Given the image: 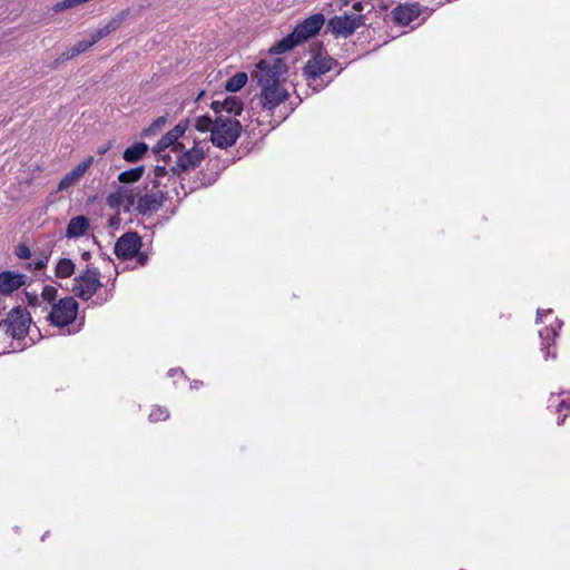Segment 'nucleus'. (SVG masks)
<instances>
[{
  "label": "nucleus",
  "instance_id": "23",
  "mask_svg": "<svg viewBox=\"0 0 570 570\" xmlns=\"http://www.w3.org/2000/svg\"><path fill=\"white\" fill-rule=\"evenodd\" d=\"M145 173L144 166H137L119 174L118 180L122 184H130L138 181Z\"/></svg>",
  "mask_w": 570,
  "mask_h": 570
},
{
  "label": "nucleus",
  "instance_id": "10",
  "mask_svg": "<svg viewBox=\"0 0 570 570\" xmlns=\"http://www.w3.org/2000/svg\"><path fill=\"white\" fill-rule=\"evenodd\" d=\"M336 61L330 56L316 55L309 59L304 67V75L307 79H315L330 71Z\"/></svg>",
  "mask_w": 570,
  "mask_h": 570
},
{
  "label": "nucleus",
  "instance_id": "21",
  "mask_svg": "<svg viewBox=\"0 0 570 570\" xmlns=\"http://www.w3.org/2000/svg\"><path fill=\"white\" fill-rule=\"evenodd\" d=\"M298 43H301V42L294 36V32H292L287 37L283 38L282 40L276 42L269 49L271 57H275V55L284 53V52L291 50L292 48H294Z\"/></svg>",
  "mask_w": 570,
  "mask_h": 570
},
{
  "label": "nucleus",
  "instance_id": "28",
  "mask_svg": "<svg viewBox=\"0 0 570 570\" xmlns=\"http://www.w3.org/2000/svg\"><path fill=\"white\" fill-rule=\"evenodd\" d=\"M215 125V119H212L209 116H200L195 121V128L200 132L210 131L213 135V129Z\"/></svg>",
  "mask_w": 570,
  "mask_h": 570
},
{
  "label": "nucleus",
  "instance_id": "35",
  "mask_svg": "<svg viewBox=\"0 0 570 570\" xmlns=\"http://www.w3.org/2000/svg\"><path fill=\"white\" fill-rule=\"evenodd\" d=\"M16 254L21 259H28L31 256V250L27 245L21 244L17 247Z\"/></svg>",
  "mask_w": 570,
  "mask_h": 570
},
{
  "label": "nucleus",
  "instance_id": "44",
  "mask_svg": "<svg viewBox=\"0 0 570 570\" xmlns=\"http://www.w3.org/2000/svg\"><path fill=\"white\" fill-rule=\"evenodd\" d=\"M169 375H171V376H173V375H176V371H175V370H170V371H169Z\"/></svg>",
  "mask_w": 570,
  "mask_h": 570
},
{
  "label": "nucleus",
  "instance_id": "41",
  "mask_svg": "<svg viewBox=\"0 0 570 570\" xmlns=\"http://www.w3.org/2000/svg\"><path fill=\"white\" fill-rule=\"evenodd\" d=\"M66 60H61V55L51 63L50 69L55 70L59 67L60 63L65 62Z\"/></svg>",
  "mask_w": 570,
  "mask_h": 570
},
{
  "label": "nucleus",
  "instance_id": "24",
  "mask_svg": "<svg viewBox=\"0 0 570 570\" xmlns=\"http://www.w3.org/2000/svg\"><path fill=\"white\" fill-rule=\"evenodd\" d=\"M247 80L246 72H237L226 81L225 89L229 92H236L246 85Z\"/></svg>",
  "mask_w": 570,
  "mask_h": 570
},
{
  "label": "nucleus",
  "instance_id": "45",
  "mask_svg": "<svg viewBox=\"0 0 570 570\" xmlns=\"http://www.w3.org/2000/svg\"><path fill=\"white\" fill-rule=\"evenodd\" d=\"M169 375H171V376H173V375H176V371H175V370H170V371H169Z\"/></svg>",
  "mask_w": 570,
  "mask_h": 570
},
{
  "label": "nucleus",
  "instance_id": "7",
  "mask_svg": "<svg viewBox=\"0 0 570 570\" xmlns=\"http://www.w3.org/2000/svg\"><path fill=\"white\" fill-rule=\"evenodd\" d=\"M99 275L100 274L97 269L88 268L82 272L73 279V293L86 301L91 298L101 286Z\"/></svg>",
  "mask_w": 570,
  "mask_h": 570
},
{
  "label": "nucleus",
  "instance_id": "9",
  "mask_svg": "<svg viewBox=\"0 0 570 570\" xmlns=\"http://www.w3.org/2000/svg\"><path fill=\"white\" fill-rule=\"evenodd\" d=\"M325 23V17L322 13H315L298 23L293 30L294 36L302 43L315 36Z\"/></svg>",
  "mask_w": 570,
  "mask_h": 570
},
{
  "label": "nucleus",
  "instance_id": "33",
  "mask_svg": "<svg viewBox=\"0 0 570 570\" xmlns=\"http://www.w3.org/2000/svg\"><path fill=\"white\" fill-rule=\"evenodd\" d=\"M58 291L53 286H45L41 293V297L43 301H47L48 303H52L57 297Z\"/></svg>",
  "mask_w": 570,
  "mask_h": 570
},
{
  "label": "nucleus",
  "instance_id": "26",
  "mask_svg": "<svg viewBox=\"0 0 570 570\" xmlns=\"http://www.w3.org/2000/svg\"><path fill=\"white\" fill-rule=\"evenodd\" d=\"M129 193H132V191L128 190V189H125V188H120L116 193H111L107 197L108 206H110L112 208L114 207H119L124 203L125 199L128 202V194Z\"/></svg>",
  "mask_w": 570,
  "mask_h": 570
},
{
  "label": "nucleus",
  "instance_id": "13",
  "mask_svg": "<svg viewBox=\"0 0 570 570\" xmlns=\"http://www.w3.org/2000/svg\"><path fill=\"white\" fill-rule=\"evenodd\" d=\"M188 125H189L188 119L181 120L180 122H178L171 130H169L166 135H164L160 138V140L154 147V151L156 154H160L161 151H164L165 149H167L170 146H174V148H173L174 150H177L178 147H181L180 144L176 145V141L178 140L179 137H181L185 134V131L188 128Z\"/></svg>",
  "mask_w": 570,
  "mask_h": 570
},
{
  "label": "nucleus",
  "instance_id": "11",
  "mask_svg": "<svg viewBox=\"0 0 570 570\" xmlns=\"http://www.w3.org/2000/svg\"><path fill=\"white\" fill-rule=\"evenodd\" d=\"M261 88V102L264 109L273 110L288 97L287 91L282 87L281 83L263 86Z\"/></svg>",
  "mask_w": 570,
  "mask_h": 570
},
{
  "label": "nucleus",
  "instance_id": "18",
  "mask_svg": "<svg viewBox=\"0 0 570 570\" xmlns=\"http://www.w3.org/2000/svg\"><path fill=\"white\" fill-rule=\"evenodd\" d=\"M90 222L86 216L79 215L69 220L66 229L67 238H78L86 234L89 229Z\"/></svg>",
  "mask_w": 570,
  "mask_h": 570
},
{
  "label": "nucleus",
  "instance_id": "37",
  "mask_svg": "<svg viewBox=\"0 0 570 570\" xmlns=\"http://www.w3.org/2000/svg\"><path fill=\"white\" fill-rule=\"evenodd\" d=\"M26 298L28 302V305L31 307H36L40 305V298L36 294L26 293Z\"/></svg>",
  "mask_w": 570,
  "mask_h": 570
},
{
  "label": "nucleus",
  "instance_id": "8",
  "mask_svg": "<svg viewBox=\"0 0 570 570\" xmlns=\"http://www.w3.org/2000/svg\"><path fill=\"white\" fill-rule=\"evenodd\" d=\"M141 247V238L136 232L121 235L115 244V254L122 261L134 258Z\"/></svg>",
  "mask_w": 570,
  "mask_h": 570
},
{
  "label": "nucleus",
  "instance_id": "32",
  "mask_svg": "<svg viewBox=\"0 0 570 570\" xmlns=\"http://www.w3.org/2000/svg\"><path fill=\"white\" fill-rule=\"evenodd\" d=\"M169 416V412L165 407H156L149 414V420L151 422H158L166 420Z\"/></svg>",
  "mask_w": 570,
  "mask_h": 570
},
{
  "label": "nucleus",
  "instance_id": "22",
  "mask_svg": "<svg viewBox=\"0 0 570 570\" xmlns=\"http://www.w3.org/2000/svg\"><path fill=\"white\" fill-rule=\"evenodd\" d=\"M148 151V146L145 142H136L132 146L128 147L124 151V159L128 163H137L140 160L145 154Z\"/></svg>",
  "mask_w": 570,
  "mask_h": 570
},
{
  "label": "nucleus",
  "instance_id": "36",
  "mask_svg": "<svg viewBox=\"0 0 570 570\" xmlns=\"http://www.w3.org/2000/svg\"><path fill=\"white\" fill-rule=\"evenodd\" d=\"M48 257L45 256L43 258L37 259L29 264L30 269L40 271L43 269L47 266Z\"/></svg>",
  "mask_w": 570,
  "mask_h": 570
},
{
  "label": "nucleus",
  "instance_id": "5",
  "mask_svg": "<svg viewBox=\"0 0 570 570\" xmlns=\"http://www.w3.org/2000/svg\"><path fill=\"white\" fill-rule=\"evenodd\" d=\"M365 23V17L361 13H344L331 18L327 30L335 37L348 38L356 29Z\"/></svg>",
  "mask_w": 570,
  "mask_h": 570
},
{
  "label": "nucleus",
  "instance_id": "27",
  "mask_svg": "<svg viewBox=\"0 0 570 570\" xmlns=\"http://www.w3.org/2000/svg\"><path fill=\"white\" fill-rule=\"evenodd\" d=\"M119 26V21L114 19L109 21L105 27L97 29L90 36L94 38L96 43L102 38L107 37L110 32L115 31Z\"/></svg>",
  "mask_w": 570,
  "mask_h": 570
},
{
  "label": "nucleus",
  "instance_id": "1",
  "mask_svg": "<svg viewBox=\"0 0 570 570\" xmlns=\"http://www.w3.org/2000/svg\"><path fill=\"white\" fill-rule=\"evenodd\" d=\"M242 131L240 122L230 117L218 115L215 118V125L213 129V135H210V140L214 146L226 149L233 146L238 139Z\"/></svg>",
  "mask_w": 570,
  "mask_h": 570
},
{
  "label": "nucleus",
  "instance_id": "34",
  "mask_svg": "<svg viewBox=\"0 0 570 570\" xmlns=\"http://www.w3.org/2000/svg\"><path fill=\"white\" fill-rule=\"evenodd\" d=\"M96 43V41H94V38L90 36V39H83L79 42H77L73 48L75 50L77 51L78 55L87 51L90 47H92Z\"/></svg>",
  "mask_w": 570,
  "mask_h": 570
},
{
  "label": "nucleus",
  "instance_id": "2",
  "mask_svg": "<svg viewBox=\"0 0 570 570\" xmlns=\"http://www.w3.org/2000/svg\"><path fill=\"white\" fill-rule=\"evenodd\" d=\"M287 72V66L282 58L268 57L262 59L253 71L252 77L259 87L281 83L282 77Z\"/></svg>",
  "mask_w": 570,
  "mask_h": 570
},
{
  "label": "nucleus",
  "instance_id": "39",
  "mask_svg": "<svg viewBox=\"0 0 570 570\" xmlns=\"http://www.w3.org/2000/svg\"><path fill=\"white\" fill-rule=\"evenodd\" d=\"M551 313V309H538L537 311V322H540L541 318L544 316V315H548Z\"/></svg>",
  "mask_w": 570,
  "mask_h": 570
},
{
  "label": "nucleus",
  "instance_id": "14",
  "mask_svg": "<svg viewBox=\"0 0 570 570\" xmlns=\"http://www.w3.org/2000/svg\"><path fill=\"white\" fill-rule=\"evenodd\" d=\"M27 276L24 274L4 271L0 273V294L10 295L26 285Z\"/></svg>",
  "mask_w": 570,
  "mask_h": 570
},
{
  "label": "nucleus",
  "instance_id": "43",
  "mask_svg": "<svg viewBox=\"0 0 570 570\" xmlns=\"http://www.w3.org/2000/svg\"><path fill=\"white\" fill-rule=\"evenodd\" d=\"M106 151H107V148H101V149L99 150V154H100V155H104Z\"/></svg>",
  "mask_w": 570,
  "mask_h": 570
},
{
  "label": "nucleus",
  "instance_id": "15",
  "mask_svg": "<svg viewBox=\"0 0 570 570\" xmlns=\"http://www.w3.org/2000/svg\"><path fill=\"white\" fill-rule=\"evenodd\" d=\"M419 3H401L392 10L393 19L396 23L407 26L421 14Z\"/></svg>",
  "mask_w": 570,
  "mask_h": 570
},
{
  "label": "nucleus",
  "instance_id": "29",
  "mask_svg": "<svg viewBox=\"0 0 570 570\" xmlns=\"http://www.w3.org/2000/svg\"><path fill=\"white\" fill-rule=\"evenodd\" d=\"M167 122V118L165 116H160L153 121V124L145 129V136L156 135Z\"/></svg>",
  "mask_w": 570,
  "mask_h": 570
},
{
  "label": "nucleus",
  "instance_id": "3",
  "mask_svg": "<svg viewBox=\"0 0 570 570\" xmlns=\"http://www.w3.org/2000/svg\"><path fill=\"white\" fill-rule=\"evenodd\" d=\"M30 323L29 312L22 307H14L7 318L0 322V330L12 338L21 340L28 334Z\"/></svg>",
  "mask_w": 570,
  "mask_h": 570
},
{
  "label": "nucleus",
  "instance_id": "17",
  "mask_svg": "<svg viewBox=\"0 0 570 570\" xmlns=\"http://www.w3.org/2000/svg\"><path fill=\"white\" fill-rule=\"evenodd\" d=\"M212 108L217 116L220 115L222 111H226L228 115L238 116L243 111V102L237 97L229 96L224 101H213Z\"/></svg>",
  "mask_w": 570,
  "mask_h": 570
},
{
  "label": "nucleus",
  "instance_id": "16",
  "mask_svg": "<svg viewBox=\"0 0 570 570\" xmlns=\"http://www.w3.org/2000/svg\"><path fill=\"white\" fill-rule=\"evenodd\" d=\"M94 157H88L67 173L58 185V190H65L72 186L91 166Z\"/></svg>",
  "mask_w": 570,
  "mask_h": 570
},
{
  "label": "nucleus",
  "instance_id": "38",
  "mask_svg": "<svg viewBox=\"0 0 570 570\" xmlns=\"http://www.w3.org/2000/svg\"><path fill=\"white\" fill-rule=\"evenodd\" d=\"M77 56H78L77 51L75 50L73 47H71L61 53V60L68 61Z\"/></svg>",
  "mask_w": 570,
  "mask_h": 570
},
{
  "label": "nucleus",
  "instance_id": "30",
  "mask_svg": "<svg viewBox=\"0 0 570 570\" xmlns=\"http://www.w3.org/2000/svg\"><path fill=\"white\" fill-rule=\"evenodd\" d=\"M85 2H87V0H62V1L57 2L53 6V10H55V12H60V11L67 10L69 8H73L79 4H82Z\"/></svg>",
  "mask_w": 570,
  "mask_h": 570
},
{
  "label": "nucleus",
  "instance_id": "19",
  "mask_svg": "<svg viewBox=\"0 0 570 570\" xmlns=\"http://www.w3.org/2000/svg\"><path fill=\"white\" fill-rule=\"evenodd\" d=\"M549 406H556L557 412L561 415L558 417V424L563 423L566 417L570 414V392L564 393L560 399V395H551L549 399Z\"/></svg>",
  "mask_w": 570,
  "mask_h": 570
},
{
  "label": "nucleus",
  "instance_id": "46",
  "mask_svg": "<svg viewBox=\"0 0 570 570\" xmlns=\"http://www.w3.org/2000/svg\"><path fill=\"white\" fill-rule=\"evenodd\" d=\"M202 96H204V92H200L197 97V100H199L202 98Z\"/></svg>",
  "mask_w": 570,
  "mask_h": 570
},
{
  "label": "nucleus",
  "instance_id": "12",
  "mask_svg": "<svg viewBox=\"0 0 570 570\" xmlns=\"http://www.w3.org/2000/svg\"><path fill=\"white\" fill-rule=\"evenodd\" d=\"M204 150L197 146H194L179 156L177 164L173 166L170 170L173 174H179V171L195 169L204 159Z\"/></svg>",
  "mask_w": 570,
  "mask_h": 570
},
{
  "label": "nucleus",
  "instance_id": "6",
  "mask_svg": "<svg viewBox=\"0 0 570 570\" xmlns=\"http://www.w3.org/2000/svg\"><path fill=\"white\" fill-rule=\"evenodd\" d=\"M77 313V301L73 297H65L52 305L51 312L48 315V320L52 325L63 327L71 324L76 320Z\"/></svg>",
  "mask_w": 570,
  "mask_h": 570
},
{
  "label": "nucleus",
  "instance_id": "25",
  "mask_svg": "<svg viewBox=\"0 0 570 570\" xmlns=\"http://www.w3.org/2000/svg\"><path fill=\"white\" fill-rule=\"evenodd\" d=\"M75 272V264L71 259L61 258L56 266V276L59 278H67Z\"/></svg>",
  "mask_w": 570,
  "mask_h": 570
},
{
  "label": "nucleus",
  "instance_id": "40",
  "mask_svg": "<svg viewBox=\"0 0 570 570\" xmlns=\"http://www.w3.org/2000/svg\"><path fill=\"white\" fill-rule=\"evenodd\" d=\"M365 2L363 1H356L353 3V10L357 12H362L364 10Z\"/></svg>",
  "mask_w": 570,
  "mask_h": 570
},
{
  "label": "nucleus",
  "instance_id": "20",
  "mask_svg": "<svg viewBox=\"0 0 570 570\" xmlns=\"http://www.w3.org/2000/svg\"><path fill=\"white\" fill-rule=\"evenodd\" d=\"M562 323L557 321V327H546L539 332L540 337L542 340V350H547L546 358L551 355L552 358L556 357V354L550 352V344L554 341L558 335V330L561 327Z\"/></svg>",
  "mask_w": 570,
  "mask_h": 570
},
{
  "label": "nucleus",
  "instance_id": "42",
  "mask_svg": "<svg viewBox=\"0 0 570 570\" xmlns=\"http://www.w3.org/2000/svg\"><path fill=\"white\" fill-rule=\"evenodd\" d=\"M145 261H146V257L141 255V256L139 257V262H140V264H144V263H145Z\"/></svg>",
  "mask_w": 570,
  "mask_h": 570
},
{
  "label": "nucleus",
  "instance_id": "4",
  "mask_svg": "<svg viewBox=\"0 0 570 570\" xmlns=\"http://www.w3.org/2000/svg\"><path fill=\"white\" fill-rule=\"evenodd\" d=\"M166 199L165 193L158 188L151 187V189H147L144 194H128V204L131 206H136V209L139 214L146 216L150 215L158 209H160Z\"/></svg>",
  "mask_w": 570,
  "mask_h": 570
},
{
  "label": "nucleus",
  "instance_id": "31",
  "mask_svg": "<svg viewBox=\"0 0 570 570\" xmlns=\"http://www.w3.org/2000/svg\"><path fill=\"white\" fill-rule=\"evenodd\" d=\"M168 174V169L166 166H156L154 169V179L151 180V184L154 185V188H158L161 184L160 179L165 177Z\"/></svg>",
  "mask_w": 570,
  "mask_h": 570
}]
</instances>
